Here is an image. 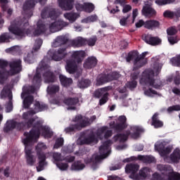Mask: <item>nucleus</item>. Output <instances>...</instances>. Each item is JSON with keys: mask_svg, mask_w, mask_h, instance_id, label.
<instances>
[{"mask_svg": "<svg viewBox=\"0 0 180 180\" xmlns=\"http://www.w3.org/2000/svg\"><path fill=\"white\" fill-rule=\"evenodd\" d=\"M40 131H42V136H44L45 139H51V137H53V133L50 128L49 127L43 126L41 122L37 121L34 122L33 129H32L30 132L24 133L25 144H27V143H35V141H37V139L40 137Z\"/></svg>", "mask_w": 180, "mask_h": 180, "instance_id": "obj_1", "label": "nucleus"}, {"mask_svg": "<svg viewBox=\"0 0 180 180\" xmlns=\"http://www.w3.org/2000/svg\"><path fill=\"white\" fill-rule=\"evenodd\" d=\"M8 30L10 33L14 34L20 40L32 34L29 22H24L23 20L20 18H17L11 22Z\"/></svg>", "mask_w": 180, "mask_h": 180, "instance_id": "obj_2", "label": "nucleus"}, {"mask_svg": "<svg viewBox=\"0 0 180 180\" xmlns=\"http://www.w3.org/2000/svg\"><path fill=\"white\" fill-rule=\"evenodd\" d=\"M131 130V131H130ZM130 130H127L124 134H117L113 136L112 140L115 143H125L129 139V137L134 139V140L139 139L141 136L142 133H144L145 130L140 126H131ZM133 131V133H131Z\"/></svg>", "mask_w": 180, "mask_h": 180, "instance_id": "obj_3", "label": "nucleus"}, {"mask_svg": "<svg viewBox=\"0 0 180 180\" xmlns=\"http://www.w3.org/2000/svg\"><path fill=\"white\" fill-rule=\"evenodd\" d=\"M155 73L152 69H146L142 72L141 78L139 80L141 85H146V86H153L156 89L162 85V82L158 79L155 80L154 77Z\"/></svg>", "mask_w": 180, "mask_h": 180, "instance_id": "obj_4", "label": "nucleus"}, {"mask_svg": "<svg viewBox=\"0 0 180 180\" xmlns=\"http://www.w3.org/2000/svg\"><path fill=\"white\" fill-rule=\"evenodd\" d=\"M43 44V39H38L35 40V43L32 48V51L24 55V61L27 64H33L36 61V56H37V51L40 50Z\"/></svg>", "mask_w": 180, "mask_h": 180, "instance_id": "obj_5", "label": "nucleus"}, {"mask_svg": "<svg viewBox=\"0 0 180 180\" xmlns=\"http://www.w3.org/2000/svg\"><path fill=\"white\" fill-rule=\"evenodd\" d=\"M47 148V146L44 143H39L36 146L37 155L39 160V165L37 167L38 172L44 169V165L47 164L46 162V154H44V150Z\"/></svg>", "mask_w": 180, "mask_h": 180, "instance_id": "obj_6", "label": "nucleus"}, {"mask_svg": "<svg viewBox=\"0 0 180 180\" xmlns=\"http://www.w3.org/2000/svg\"><path fill=\"white\" fill-rule=\"evenodd\" d=\"M158 171H160L163 175H167L168 179L166 180H180V174L174 172L172 167L167 165H158L157 166Z\"/></svg>", "mask_w": 180, "mask_h": 180, "instance_id": "obj_7", "label": "nucleus"}, {"mask_svg": "<svg viewBox=\"0 0 180 180\" xmlns=\"http://www.w3.org/2000/svg\"><path fill=\"white\" fill-rule=\"evenodd\" d=\"M48 109L49 106L47 104L44 103H40L39 101H36L34 104V109L30 110L27 112H24L22 114V119H24V120H27V119H29V115L33 116V115H36V113L47 110Z\"/></svg>", "mask_w": 180, "mask_h": 180, "instance_id": "obj_8", "label": "nucleus"}, {"mask_svg": "<svg viewBox=\"0 0 180 180\" xmlns=\"http://www.w3.org/2000/svg\"><path fill=\"white\" fill-rule=\"evenodd\" d=\"M127 118L126 116L121 115L118 117V122H115V121L110 123V127L115 130L116 133H121L124 129H127Z\"/></svg>", "mask_w": 180, "mask_h": 180, "instance_id": "obj_9", "label": "nucleus"}, {"mask_svg": "<svg viewBox=\"0 0 180 180\" xmlns=\"http://www.w3.org/2000/svg\"><path fill=\"white\" fill-rule=\"evenodd\" d=\"M112 140H108L103 143V144L99 147V153L102 154L101 155H96L94 158L95 162H99L103 158H106L109 154V148L112 146Z\"/></svg>", "mask_w": 180, "mask_h": 180, "instance_id": "obj_10", "label": "nucleus"}, {"mask_svg": "<svg viewBox=\"0 0 180 180\" xmlns=\"http://www.w3.org/2000/svg\"><path fill=\"white\" fill-rule=\"evenodd\" d=\"M22 142L25 147V151L27 164L30 167H33V165H34V162H36V156L32 153V148H30V144H32L33 142H27L26 143L25 142V139L22 140Z\"/></svg>", "mask_w": 180, "mask_h": 180, "instance_id": "obj_11", "label": "nucleus"}, {"mask_svg": "<svg viewBox=\"0 0 180 180\" xmlns=\"http://www.w3.org/2000/svg\"><path fill=\"white\" fill-rule=\"evenodd\" d=\"M72 122H75L76 124V127L79 129V131L82 129L87 127V126H91V122H89V117H84L82 115L79 114L75 116L72 120ZM78 122H79L78 124Z\"/></svg>", "mask_w": 180, "mask_h": 180, "instance_id": "obj_12", "label": "nucleus"}, {"mask_svg": "<svg viewBox=\"0 0 180 180\" xmlns=\"http://www.w3.org/2000/svg\"><path fill=\"white\" fill-rule=\"evenodd\" d=\"M140 169V166L137 164H127L125 167L126 174H130L129 178L133 180L139 179L137 177V172Z\"/></svg>", "mask_w": 180, "mask_h": 180, "instance_id": "obj_13", "label": "nucleus"}, {"mask_svg": "<svg viewBox=\"0 0 180 180\" xmlns=\"http://www.w3.org/2000/svg\"><path fill=\"white\" fill-rule=\"evenodd\" d=\"M69 23L62 20H58L49 25V30L51 33H56V32H60L63 30L64 27L68 26Z\"/></svg>", "mask_w": 180, "mask_h": 180, "instance_id": "obj_14", "label": "nucleus"}, {"mask_svg": "<svg viewBox=\"0 0 180 180\" xmlns=\"http://www.w3.org/2000/svg\"><path fill=\"white\" fill-rule=\"evenodd\" d=\"M9 65L11 69L7 72L9 75H16L22 71V60L20 59L11 62Z\"/></svg>", "mask_w": 180, "mask_h": 180, "instance_id": "obj_15", "label": "nucleus"}, {"mask_svg": "<svg viewBox=\"0 0 180 180\" xmlns=\"http://www.w3.org/2000/svg\"><path fill=\"white\" fill-rule=\"evenodd\" d=\"M41 16L42 19H46V18L56 19V18H58V14H57L56 9L51 8L50 7H45L41 13Z\"/></svg>", "mask_w": 180, "mask_h": 180, "instance_id": "obj_16", "label": "nucleus"}, {"mask_svg": "<svg viewBox=\"0 0 180 180\" xmlns=\"http://www.w3.org/2000/svg\"><path fill=\"white\" fill-rule=\"evenodd\" d=\"M63 103L68 106V110H77V104L79 103V98L77 97H69L65 98Z\"/></svg>", "mask_w": 180, "mask_h": 180, "instance_id": "obj_17", "label": "nucleus"}, {"mask_svg": "<svg viewBox=\"0 0 180 180\" xmlns=\"http://www.w3.org/2000/svg\"><path fill=\"white\" fill-rule=\"evenodd\" d=\"M71 52H67V48H59L57 54H53L52 56V60H55V61H61L63 58H67V57H70Z\"/></svg>", "mask_w": 180, "mask_h": 180, "instance_id": "obj_18", "label": "nucleus"}, {"mask_svg": "<svg viewBox=\"0 0 180 180\" xmlns=\"http://www.w3.org/2000/svg\"><path fill=\"white\" fill-rule=\"evenodd\" d=\"M148 52H143L141 55H139L138 57L134 60V70H139V68H141L143 65H146V62L142 61L146 58Z\"/></svg>", "mask_w": 180, "mask_h": 180, "instance_id": "obj_19", "label": "nucleus"}, {"mask_svg": "<svg viewBox=\"0 0 180 180\" xmlns=\"http://www.w3.org/2000/svg\"><path fill=\"white\" fill-rule=\"evenodd\" d=\"M65 70L69 74H75V72H77V70H78L77 61L74 59H67Z\"/></svg>", "mask_w": 180, "mask_h": 180, "instance_id": "obj_20", "label": "nucleus"}, {"mask_svg": "<svg viewBox=\"0 0 180 180\" xmlns=\"http://www.w3.org/2000/svg\"><path fill=\"white\" fill-rule=\"evenodd\" d=\"M98 64V59L95 58V56H91L87 58L83 65L84 68L86 70H92V68H95Z\"/></svg>", "mask_w": 180, "mask_h": 180, "instance_id": "obj_21", "label": "nucleus"}, {"mask_svg": "<svg viewBox=\"0 0 180 180\" xmlns=\"http://www.w3.org/2000/svg\"><path fill=\"white\" fill-rule=\"evenodd\" d=\"M58 2L63 11H71L74 8V0H58Z\"/></svg>", "mask_w": 180, "mask_h": 180, "instance_id": "obj_22", "label": "nucleus"}, {"mask_svg": "<svg viewBox=\"0 0 180 180\" xmlns=\"http://www.w3.org/2000/svg\"><path fill=\"white\" fill-rule=\"evenodd\" d=\"M46 30H47L46 24H44V22H43V20H39L37 22V27L34 31L33 35L35 37L40 36V34H43V33H46Z\"/></svg>", "mask_w": 180, "mask_h": 180, "instance_id": "obj_23", "label": "nucleus"}, {"mask_svg": "<svg viewBox=\"0 0 180 180\" xmlns=\"http://www.w3.org/2000/svg\"><path fill=\"white\" fill-rule=\"evenodd\" d=\"M160 113L155 112L151 118V126H153L155 129H160L164 126V122L160 120Z\"/></svg>", "mask_w": 180, "mask_h": 180, "instance_id": "obj_24", "label": "nucleus"}, {"mask_svg": "<svg viewBox=\"0 0 180 180\" xmlns=\"http://www.w3.org/2000/svg\"><path fill=\"white\" fill-rule=\"evenodd\" d=\"M143 40L147 44H150V46H158L161 44V39L158 38V37H151L150 35H146L143 37Z\"/></svg>", "mask_w": 180, "mask_h": 180, "instance_id": "obj_25", "label": "nucleus"}, {"mask_svg": "<svg viewBox=\"0 0 180 180\" xmlns=\"http://www.w3.org/2000/svg\"><path fill=\"white\" fill-rule=\"evenodd\" d=\"M155 150H158L162 157H165L168 155L171 151H172V148L171 146L164 147V145L160 143L155 145Z\"/></svg>", "mask_w": 180, "mask_h": 180, "instance_id": "obj_26", "label": "nucleus"}, {"mask_svg": "<svg viewBox=\"0 0 180 180\" xmlns=\"http://www.w3.org/2000/svg\"><path fill=\"white\" fill-rule=\"evenodd\" d=\"M157 12L154 8H152L151 6L148 4H146L143 6L142 8V15L143 16H146L147 18H153V16H155Z\"/></svg>", "mask_w": 180, "mask_h": 180, "instance_id": "obj_27", "label": "nucleus"}, {"mask_svg": "<svg viewBox=\"0 0 180 180\" xmlns=\"http://www.w3.org/2000/svg\"><path fill=\"white\" fill-rule=\"evenodd\" d=\"M150 172L151 169H150V167H143L139 170V174L136 175L138 179L135 180L146 179L148 177V175H150Z\"/></svg>", "mask_w": 180, "mask_h": 180, "instance_id": "obj_28", "label": "nucleus"}, {"mask_svg": "<svg viewBox=\"0 0 180 180\" xmlns=\"http://www.w3.org/2000/svg\"><path fill=\"white\" fill-rule=\"evenodd\" d=\"M72 59L74 58L77 63H82V59L85 58V51H75L70 55Z\"/></svg>", "mask_w": 180, "mask_h": 180, "instance_id": "obj_29", "label": "nucleus"}, {"mask_svg": "<svg viewBox=\"0 0 180 180\" xmlns=\"http://www.w3.org/2000/svg\"><path fill=\"white\" fill-rule=\"evenodd\" d=\"M43 77H44V81L46 84L56 82V80L57 79L54 72L49 71V70L45 72L43 75Z\"/></svg>", "mask_w": 180, "mask_h": 180, "instance_id": "obj_30", "label": "nucleus"}, {"mask_svg": "<svg viewBox=\"0 0 180 180\" xmlns=\"http://www.w3.org/2000/svg\"><path fill=\"white\" fill-rule=\"evenodd\" d=\"M70 44L72 47H84V46H86V39L79 37L71 41Z\"/></svg>", "mask_w": 180, "mask_h": 180, "instance_id": "obj_31", "label": "nucleus"}, {"mask_svg": "<svg viewBox=\"0 0 180 180\" xmlns=\"http://www.w3.org/2000/svg\"><path fill=\"white\" fill-rule=\"evenodd\" d=\"M169 158L173 164H178L180 161V149L178 148L174 149L172 153L170 154Z\"/></svg>", "mask_w": 180, "mask_h": 180, "instance_id": "obj_32", "label": "nucleus"}, {"mask_svg": "<svg viewBox=\"0 0 180 180\" xmlns=\"http://www.w3.org/2000/svg\"><path fill=\"white\" fill-rule=\"evenodd\" d=\"M109 89H110V87L109 86L98 89L94 91V98H96L97 99H101V98L105 96V95L108 94V91H109Z\"/></svg>", "mask_w": 180, "mask_h": 180, "instance_id": "obj_33", "label": "nucleus"}, {"mask_svg": "<svg viewBox=\"0 0 180 180\" xmlns=\"http://www.w3.org/2000/svg\"><path fill=\"white\" fill-rule=\"evenodd\" d=\"M160 27V22L155 20H149L145 22V28L149 30H153V29H157Z\"/></svg>", "mask_w": 180, "mask_h": 180, "instance_id": "obj_34", "label": "nucleus"}, {"mask_svg": "<svg viewBox=\"0 0 180 180\" xmlns=\"http://www.w3.org/2000/svg\"><path fill=\"white\" fill-rule=\"evenodd\" d=\"M50 63V58L48 56H44V58L39 63L38 70H41V71H44V70L49 69V63Z\"/></svg>", "mask_w": 180, "mask_h": 180, "instance_id": "obj_35", "label": "nucleus"}, {"mask_svg": "<svg viewBox=\"0 0 180 180\" xmlns=\"http://www.w3.org/2000/svg\"><path fill=\"white\" fill-rule=\"evenodd\" d=\"M138 160L143 161L145 164H151L155 161V158L151 155H138Z\"/></svg>", "mask_w": 180, "mask_h": 180, "instance_id": "obj_36", "label": "nucleus"}, {"mask_svg": "<svg viewBox=\"0 0 180 180\" xmlns=\"http://www.w3.org/2000/svg\"><path fill=\"white\" fill-rule=\"evenodd\" d=\"M14 129H16V121H7L5 127H4V133H9Z\"/></svg>", "mask_w": 180, "mask_h": 180, "instance_id": "obj_37", "label": "nucleus"}, {"mask_svg": "<svg viewBox=\"0 0 180 180\" xmlns=\"http://www.w3.org/2000/svg\"><path fill=\"white\" fill-rule=\"evenodd\" d=\"M34 101V97L32 95H28L25 97L23 100V108L24 109H29Z\"/></svg>", "mask_w": 180, "mask_h": 180, "instance_id": "obj_38", "label": "nucleus"}, {"mask_svg": "<svg viewBox=\"0 0 180 180\" xmlns=\"http://www.w3.org/2000/svg\"><path fill=\"white\" fill-rule=\"evenodd\" d=\"M79 17V15L74 12L66 13L64 14V18L69 20L70 23H74V22H75Z\"/></svg>", "mask_w": 180, "mask_h": 180, "instance_id": "obj_39", "label": "nucleus"}, {"mask_svg": "<svg viewBox=\"0 0 180 180\" xmlns=\"http://www.w3.org/2000/svg\"><path fill=\"white\" fill-rule=\"evenodd\" d=\"M84 168H85V164L82 163L80 160L74 162L71 166L72 171H82Z\"/></svg>", "mask_w": 180, "mask_h": 180, "instance_id": "obj_40", "label": "nucleus"}, {"mask_svg": "<svg viewBox=\"0 0 180 180\" xmlns=\"http://www.w3.org/2000/svg\"><path fill=\"white\" fill-rule=\"evenodd\" d=\"M59 79L61 85H63V86H70V85L72 84V79L67 78V77L63 75H60Z\"/></svg>", "mask_w": 180, "mask_h": 180, "instance_id": "obj_41", "label": "nucleus"}, {"mask_svg": "<svg viewBox=\"0 0 180 180\" xmlns=\"http://www.w3.org/2000/svg\"><path fill=\"white\" fill-rule=\"evenodd\" d=\"M60 91V86L57 84H51L47 87V92L49 95H56Z\"/></svg>", "mask_w": 180, "mask_h": 180, "instance_id": "obj_42", "label": "nucleus"}, {"mask_svg": "<svg viewBox=\"0 0 180 180\" xmlns=\"http://www.w3.org/2000/svg\"><path fill=\"white\" fill-rule=\"evenodd\" d=\"M79 88L84 89V88H88L91 86V81L89 79H84L78 81L77 84Z\"/></svg>", "mask_w": 180, "mask_h": 180, "instance_id": "obj_43", "label": "nucleus"}, {"mask_svg": "<svg viewBox=\"0 0 180 180\" xmlns=\"http://www.w3.org/2000/svg\"><path fill=\"white\" fill-rule=\"evenodd\" d=\"M32 84L34 86H39L40 84H41V75L40 72H37L36 74L34 75L32 79Z\"/></svg>", "mask_w": 180, "mask_h": 180, "instance_id": "obj_44", "label": "nucleus"}, {"mask_svg": "<svg viewBox=\"0 0 180 180\" xmlns=\"http://www.w3.org/2000/svg\"><path fill=\"white\" fill-rule=\"evenodd\" d=\"M138 56H139V51H130L126 58L127 63H130V61H131L132 60H136Z\"/></svg>", "mask_w": 180, "mask_h": 180, "instance_id": "obj_45", "label": "nucleus"}, {"mask_svg": "<svg viewBox=\"0 0 180 180\" xmlns=\"http://www.w3.org/2000/svg\"><path fill=\"white\" fill-rule=\"evenodd\" d=\"M106 82H110L108 74L103 75L98 79H97L98 85H103V84H106Z\"/></svg>", "mask_w": 180, "mask_h": 180, "instance_id": "obj_46", "label": "nucleus"}, {"mask_svg": "<svg viewBox=\"0 0 180 180\" xmlns=\"http://www.w3.org/2000/svg\"><path fill=\"white\" fill-rule=\"evenodd\" d=\"M65 133L70 134L71 133H75V131H79V129L77 127V124H70L69 127L65 129Z\"/></svg>", "mask_w": 180, "mask_h": 180, "instance_id": "obj_47", "label": "nucleus"}, {"mask_svg": "<svg viewBox=\"0 0 180 180\" xmlns=\"http://www.w3.org/2000/svg\"><path fill=\"white\" fill-rule=\"evenodd\" d=\"M11 39V34L9 32H4L0 36V43H9Z\"/></svg>", "mask_w": 180, "mask_h": 180, "instance_id": "obj_48", "label": "nucleus"}, {"mask_svg": "<svg viewBox=\"0 0 180 180\" xmlns=\"http://www.w3.org/2000/svg\"><path fill=\"white\" fill-rule=\"evenodd\" d=\"M96 141H98V139L94 134L83 140L84 144H92V143H96Z\"/></svg>", "mask_w": 180, "mask_h": 180, "instance_id": "obj_49", "label": "nucleus"}, {"mask_svg": "<svg viewBox=\"0 0 180 180\" xmlns=\"http://www.w3.org/2000/svg\"><path fill=\"white\" fill-rule=\"evenodd\" d=\"M11 92L12 91H11V89H9V87L4 86L0 94L1 99H5V98H7L8 94H10Z\"/></svg>", "mask_w": 180, "mask_h": 180, "instance_id": "obj_50", "label": "nucleus"}, {"mask_svg": "<svg viewBox=\"0 0 180 180\" xmlns=\"http://www.w3.org/2000/svg\"><path fill=\"white\" fill-rule=\"evenodd\" d=\"M36 92V87L34 86H30L27 88L25 92L21 94V98L23 99L25 95H30V94H34Z\"/></svg>", "mask_w": 180, "mask_h": 180, "instance_id": "obj_51", "label": "nucleus"}, {"mask_svg": "<svg viewBox=\"0 0 180 180\" xmlns=\"http://www.w3.org/2000/svg\"><path fill=\"white\" fill-rule=\"evenodd\" d=\"M131 15L128 14L127 15V17H122L120 20V24L121 25V26H126V25H127V23H130L131 24V22H130V18H131Z\"/></svg>", "mask_w": 180, "mask_h": 180, "instance_id": "obj_52", "label": "nucleus"}, {"mask_svg": "<svg viewBox=\"0 0 180 180\" xmlns=\"http://www.w3.org/2000/svg\"><path fill=\"white\" fill-rule=\"evenodd\" d=\"M108 78L110 79V81H116L120 78V74L117 72H112L108 74Z\"/></svg>", "mask_w": 180, "mask_h": 180, "instance_id": "obj_53", "label": "nucleus"}, {"mask_svg": "<svg viewBox=\"0 0 180 180\" xmlns=\"http://www.w3.org/2000/svg\"><path fill=\"white\" fill-rule=\"evenodd\" d=\"M95 9V6L92 3H84V11L91 13V12H94Z\"/></svg>", "mask_w": 180, "mask_h": 180, "instance_id": "obj_54", "label": "nucleus"}, {"mask_svg": "<svg viewBox=\"0 0 180 180\" xmlns=\"http://www.w3.org/2000/svg\"><path fill=\"white\" fill-rule=\"evenodd\" d=\"M68 38L65 36H59L56 38V43H59V44H67L68 43Z\"/></svg>", "mask_w": 180, "mask_h": 180, "instance_id": "obj_55", "label": "nucleus"}, {"mask_svg": "<svg viewBox=\"0 0 180 180\" xmlns=\"http://www.w3.org/2000/svg\"><path fill=\"white\" fill-rule=\"evenodd\" d=\"M98 41V38L96 36L93 37L92 38H89V39H86V45L88 44L90 47H93L96 44V41Z\"/></svg>", "mask_w": 180, "mask_h": 180, "instance_id": "obj_56", "label": "nucleus"}, {"mask_svg": "<svg viewBox=\"0 0 180 180\" xmlns=\"http://www.w3.org/2000/svg\"><path fill=\"white\" fill-rule=\"evenodd\" d=\"M108 101H109V93H107V94H104L103 97H101L98 105L100 106H103V105L108 103Z\"/></svg>", "mask_w": 180, "mask_h": 180, "instance_id": "obj_57", "label": "nucleus"}, {"mask_svg": "<svg viewBox=\"0 0 180 180\" xmlns=\"http://www.w3.org/2000/svg\"><path fill=\"white\" fill-rule=\"evenodd\" d=\"M175 0H156L155 4L159 5L160 6H162L164 5H168L169 4H174Z\"/></svg>", "mask_w": 180, "mask_h": 180, "instance_id": "obj_58", "label": "nucleus"}, {"mask_svg": "<svg viewBox=\"0 0 180 180\" xmlns=\"http://www.w3.org/2000/svg\"><path fill=\"white\" fill-rule=\"evenodd\" d=\"M63 146H64V139L58 138L56 141L53 148H60V147H63Z\"/></svg>", "mask_w": 180, "mask_h": 180, "instance_id": "obj_59", "label": "nucleus"}, {"mask_svg": "<svg viewBox=\"0 0 180 180\" xmlns=\"http://www.w3.org/2000/svg\"><path fill=\"white\" fill-rule=\"evenodd\" d=\"M133 71L134 72L131 74V78L132 81H136V79H139V77L140 76V70H139V69L134 70V68H133Z\"/></svg>", "mask_w": 180, "mask_h": 180, "instance_id": "obj_60", "label": "nucleus"}, {"mask_svg": "<svg viewBox=\"0 0 180 180\" xmlns=\"http://www.w3.org/2000/svg\"><path fill=\"white\" fill-rule=\"evenodd\" d=\"M158 93L157 92V91L151 88L144 90V95H146V96H151L152 95H158Z\"/></svg>", "mask_w": 180, "mask_h": 180, "instance_id": "obj_61", "label": "nucleus"}, {"mask_svg": "<svg viewBox=\"0 0 180 180\" xmlns=\"http://www.w3.org/2000/svg\"><path fill=\"white\" fill-rule=\"evenodd\" d=\"M56 166L60 171H67L68 169V163L58 162Z\"/></svg>", "mask_w": 180, "mask_h": 180, "instance_id": "obj_62", "label": "nucleus"}, {"mask_svg": "<svg viewBox=\"0 0 180 180\" xmlns=\"http://www.w3.org/2000/svg\"><path fill=\"white\" fill-rule=\"evenodd\" d=\"M36 119L32 117V118H30L27 122H25V126H27V129H33V127L34 126V122H35Z\"/></svg>", "mask_w": 180, "mask_h": 180, "instance_id": "obj_63", "label": "nucleus"}, {"mask_svg": "<svg viewBox=\"0 0 180 180\" xmlns=\"http://www.w3.org/2000/svg\"><path fill=\"white\" fill-rule=\"evenodd\" d=\"M179 110H180V105H172L167 108V112L169 113H171L174 111L178 112Z\"/></svg>", "mask_w": 180, "mask_h": 180, "instance_id": "obj_64", "label": "nucleus"}]
</instances>
